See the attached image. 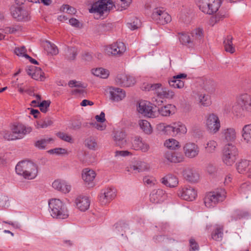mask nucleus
I'll return each instance as SVG.
<instances>
[{"label": "nucleus", "instance_id": "nucleus-48", "mask_svg": "<svg viewBox=\"0 0 251 251\" xmlns=\"http://www.w3.org/2000/svg\"><path fill=\"white\" fill-rule=\"evenodd\" d=\"M218 146L216 141L213 140L208 141L205 147V149L206 152L209 153H212L214 152Z\"/></svg>", "mask_w": 251, "mask_h": 251}, {"label": "nucleus", "instance_id": "nucleus-33", "mask_svg": "<svg viewBox=\"0 0 251 251\" xmlns=\"http://www.w3.org/2000/svg\"><path fill=\"white\" fill-rule=\"evenodd\" d=\"M251 168V161L247 160H242L240 161L237 166V170L240 174L248 175V170Z\"/></svg>", "mask_w": 251, "mask_h": 251}, {"label": "nucleus", "instance_id": "nucleus-39", "mask_svg": "<svg viewBox=\"0 0 251 251\" xmlns=\"http://www.w3.org/2000/svg\"><path fill=\"white\" fill-rule=\"evenodd\" d=\"M139 126L143 131L147 134H151L152 132V128L150 123L145 120H140L138 122Z\"/></svg>", "mask_w": 251, "mask_h": 251}, {"label": "nucleus", "instance_id": "nucleus-20", "mask_svg": "<svg viewBox=\"0 0 251 251\" xmlns=\"http://www.w3.org/2000/svg\"><path fill=\"white\" fill-rule=\"evenodd\" d=\"M110 99L114 101L122 100L126 97V92L121 88L110 87L108 89Z\"/></svg>", "mask_w": 251, "mask_h": 251}, {"label": "nucleus", "instance_id": "nucleus-45", "mask_svg": "<svg viewBox=\"0 0 251 251\" xmlns=\"http://www.w3.org/2000/svg\"><path fill=\"white\" fill-rule=\"evenodd\" d=\"M249 215L248 211L243 210H236L234 211L233 216L231 217V221L240 219L246 218Z\"/></svg>", "mask_w": 251, "mask_h": 251}, {"label": "nucleus", "instance_id": "nucleus-59", "mask_svg": "<svg viewBox=\"0 0 251 251\" xmlns=\"http://www.w3.org/2000/svg\"><path fill=\"white\" fill-rule=\"evenodd\" d=\"M115 227L118 231H125L126 229L127 228V226L125 223L120 222L115 225Z\"/></svg>", "mask_w": 251, "mask_h": 251}, {"label": "nucleus", "instance_id": "nucleus-13", "mask_svg": "<svg viewBox=\"0 0 251 251\" xmlns=\"http://www.w3.org/2000/svg\"><path fill=\"white\" fill-rule=\"evenodd\" d=\"M137 110L145 116L149 118H155L157 114L154 110L152 104L145 100L139 102Z\"/></svg>", "mask_w": 251, "mask_h": 251}, {"label": "nucleus", "instance_id": "nucleus-21", "mask_svg": "<svg viewBox=\"0 0 251 251\" xmlns=\"http://www.w3.org/2000/svg\"><path fill=\"white\" fill-rule=\"evenodd\" d=\"M167 198V194L162 189L153 190L150 194V201L153 203L163 201Z\"/></svg>", "mask_w": 251, "mask_h": 251}, {"label": "nucleus", "instance_id": "nucleus-35", "mask_svg": "<svg viewBox=\"0 0 251 251\" xmlns=\"http://www.w3.org/2000/svg\"><path fill=\"white\" fill-rule=\"evenodd\" d=\"M233 37L231 35H227L224 40L225 50L226 52L233 53L235 51V47L232 43Z\"/></svg>", "mask_w": 251, "mask_h": 251}, {"label": "nucleus", "instance_id": "nucleus-24", "mask_svg": "<svg viewBox=\"0 0 251 251\" xmlns=\"http://www.w3.org/2000/svg\"><path fill=\"white\" fill-rule=\"evenodd\" d=\"M186 77L187 75L185 74H180L175 75L169 81V85L175 88L181 89L184 86V82L180 79L186 78Z\"/></svg>", "mask_w": 251, "mask_h": 251}, {"label": "nucleus", "instance_id": "nucleus-38", "mask_svg": "<svg viewBox=\"0 0 251 251\" xmlns=\"http://www.w3.org/2000/svg\"><path fill=\"white\" fill-rule=\"evenodd\" d=\"M53 121L50 117H46L44 119L37 121L35 126L37 128H45L51 126Z\"/></svg>", "mask_w": 251, "mask_h": 251}, {"label": "nucleus", "instance_id": "nucleus-22", "mask_svg": "<svg viewBox=\"0 0 251 251\" xmlns=\"http://www.w3.org/2000/svg\"><path fill=\"white\" fill-rule=\"evenodd\" d=\"M52 186L54 189L65 194L68 193L71 189V186L65 180L59 179L53 182Z\"/></svg>", "mask_w": 251, "mask_h": 251}, {"label": "nucleus", "instance_id": "nucleus-23", "mask_svg": "<svg viewBox=\"0 0 251 251\" xmlns=\"http://www.w3.org/2000/svg\"><path fill=\"white\" fill-rule=\"evenodd\" d=\"M165 158L169 162L174 163H180L184 160V157L181 153L172 151L166 152Z\"/></svg>", "mask_w": 251, "mask_h": 251}, {"label": "nucleus", "instance_id": "nucleus-42", "mask_svg": "<svg viewBox=\"0 0 251 251\" xmlns=\"http://www.w3.org/2000/svg\"><path fill=\"white\" fill-rule=\"evenodd\" d=\"M68 85L70 87H77L78 88L74 89L72 90L73 94H80L83 92V90L82 89V84L79 82L76 81V80H71L68 83Z\"/></svg>", "mask_w": 251, "mask_h": 251}, {"label": "nucleus", "instance_id": "nucleus-8", "mask_svg": "<svg viewBox=\"0 0 251 251\" xmlns=\"http://www.w3.org/2000/svg\"><path fill=\"white\" fill-rule=\"evenodd\" d=\"M113 6L111 0H101L94 3L89 9L90 13H98L102 16L104 12L110 11Z\"/></svg>", "mask_w": 251, "mask_h": 251}, {"label": "nucleus", "instance_id": "nucleus-41", "mask_svg": "<svg viewBox=\"0 0 251 251\" xmlns=\"http://www.w3.org/2000/svg\"><path fill=\"white\" fill-rule=\"evenodd\" d=\"M92 72L94 75L102 78H106L109 75V71L102 68L93 69Z\"/></svg>", "mask_w": 251, "mask_h": 251}, {"label": "nucleus", "instance_id": "nucleus-40", "mask_svg": "<svg viewBox=\"0 0 251 251\" xmlns=\"http://www.w3.org/2000/svg\"><path fill=\"white\" fill-rule=\"evenodd\" d=\"M174 135L178 134H184L187 132L185 126L181 122L174 123Z\"/></svg>", "mask_w": 251, "mask_h": 251}, {"label": "nucleus", "instance_id": "nucleus-62", "mask_svg": "<svg viewBox=\"0 0 251 251\" xmlns=\"http://www.w3.org/2000/svg\"><path fill=\"white\" fill-rule=\"evenodd\" d=\"M50 153H54L56 154H62L66 153L67 151L65 149L63 148H55L50 150L48 151Z\"/></svg>", "mask_w": 251, "mask_h": 251}, {"label": "nucleus", "instance_id": "nucleus-50", "mask_svg": "<svg viewBox=\"0 0 251 251\" xmlns=\"http://www.w3.org/2000/svg\"><path fill=\"white\" fill-rule=\"evenodd\" d=\"M164 145L168 149L175 150L179 146V143L174 139H170L165 141Z\"/></svg>", "mask_w": 251, "mask_h": 251}, {"label": "nucleus", "instance_id": "nucleus-36", "mask_svg": "<svg viewBox=\"0 0 251 251\" xmlns=\"http://www.w3.org/2000/svg\"><path fill=\"white\" fill-rule=\"evenodd\" d=\"M242 136L245 142L251 144V124L243 126L242 130Z\"/></svg>", "mask_w": 251, "mask_h": 251}, {"label": "nucleus", "instance_id": "nucleus-11", "mask_svg": "<svg viewBox=\"0 0 251 251\" xmlns=\"http://www.w3.org/2000/svg\"><path fill=\"white\" fill-rule=\"evenodd\" d=\"M10 11L12 17L17 21L27 22L30 19L29 11L22 7L13 5Z\"/></svg>", "mask_w": 251, "mask_h": 251}, {"label": "nucleus", "instance_id": "nucleus-27", "mask_svg": "<svg viewBox=\"0 0 251 251\" xmlns=\"http://www.w3.org/2000/svg\"><path fill=\"white\" fill-rule=\"evenodd\" d=\"M150 166L148 163L144 162L139 161L137 162L136 164L131 165L127 170V171L137 173L148 170Z\"/></svg>", "mask_w": 251, "mask_h": 251}, {"label": "nucleus", "instance_id": "nucleus-52", "mask_svg": "<svg viewBox=\"0 0 251 251\" xmlns=\"http://www.w3.org/2000/svg\"><path fill=\"white\" fill-rule=\"evenodd\" d=\"M56 135L58 137H59L60 139L64 141L69 143L73 142V139L71 136L68 135V134H66L64 132H59L56 133Z\"/></svg>", "mask_w": 251, "mask_h": 251}, {"label": "nucleus", "instance_id": "nucleus-10", "mask_svg": "<svg viewBox=\"0 0 251 251\" xmlns=\"http://www.w3.org/2000/svg\"><path fill=\"white\" fill-rule=\"evenodd\" d=\"M205 126L209 132L214 134L217 132L221 127L220 121L217 115L209 114L206 117Z\"/></svg>", "mask_w": 251, "mask_h": 251}, {"label": "nucleus", "instance_id": "nucleus-37", "mask_svg": "<svg viewBox=\"0 0 251 251\" xmlns=\"http://www.w3.org/2000/svg\"><path fill=\"white\" fill-rule=\"evenodd\" d=\"M175 111V106L172 104H168L158 109V113L162 116H169Z\"/></svg>", "mask_w": 251, "mask_h": 251}, {"label": "nucleus", "instance_id": "nucleus-57", "mask_svg": "<svg viewBox=\"0 0 251 251\" xmlns=\"http://www.w3.org/2000/svg\"><path fill=\"white\" fill-rule=\"evenodd\" d=\"M159 241L164 242L167 244H169L176 242V240L171 237H169L165 235H160L158 236Z\"/></svg>", "mask_w": 251, "mask_h": 251}, {"label": "nucleus", "instance_id": "nucleus-55", "mask_svg": "<svg viewBox=\"0 0 251 251\" xmlns=\"http://www.w3.org/2000/svg\"><path fill=\"white\" fill-rule=\"evenodd\" d=\"M167 126H168V125L161 123L156 125V129L162 134L166 135Z\"/></svg>", "mask_w": 251, "mask_h": 251}, {"label": "nucleus", "instance_id": "nucleus-15", "mask_svg": "<svg viewBox=\"0 0 251 251\" xmlns=\"http://www.w3.org/2000/svg\"><path fill=\"white\" fill-rule=\"evenodd\" d=\"M116 196V190L112 187H107L101 191L99 200L101 204H106L112 201Z\"/></svg>", "mask_w": 251, "mask_h": 251}, {"label": "nucleus", "instance_id": "nucleus-58", "mask_svg": "<svg viewBox=\"0 0 251 251\" xmlns=\"http://www.w3.org/2000/svg\"><path fill=\"white\" fill-rule=\"evenodd\" d=\"M62 9L63 11H65L66 12L70 14H74L76 12L75 9V8L68 4L63 5Z\"/></svg>", "mask_w": 251, "mask_h": 251}, {"label": "nucleus", "instance_id": "nucleus-26", "mask_svg": "<svg viewBox=\"0 0 251 251\" xmlns=\"http://www.w3.org/2000/svg\"><path fill=\"white\" fill-rule=\"evenodd\" d=\"M75 201L77 208L81 211H85L89 208L90 201L87 197H78Z\"/></svg>", "mask_w": 251, "mask_h": 251}, {"label": "nucleus", "instance_id": "nucleus-14", "mask_svg": "<svg viewBox=\"0 0 251 251\" xmlns=\"http://www.w3.org/2000/svg\"><path fill=\"white\" fill-rule=\"evenodd\" d=\"M183 153L185 156L189 159L197 157L200 152L198 145L193 142H187L183 147Z\"/></svg>", "mask_w": 251, "mask_h": 251}, {"label": "nucleus", "instance_id": "nucleus-46", "mask_svg": "<svg viewBox=\"0 0 251 251\" xmlns=\"http://www.w3.org/2000/svg\"><path fill=\"white\" fill-rule=\"evenodd\" d=\"M28 74L31 75L32 78L34 79L40 81H43L44 79V73L40 68H36L34 72L32 73L28 72Z\"/></svg>", "mask_w": 251, "mask_h": 251}, {"label": "nucleus", "instance_id": "nucleus-43", "mask_svg": "<svg viewBox=\"0 0 251 251\" xmlns=\"http://www.w3.org/2000/svg\"><path fill=\"white\" fill-rule=\"evenodd\" d=\"M84 143L85 146L90 150L95 151L98 148L96 139L93 137H89L86 139Z\"/></svg>", "mask_w": 251, "mask_h": 251}, {"label": "nucleus", "instance_id": "nucleus-3", "mask_svg": "<svg viewBox=\"0 0 251 251\" xmlns=\"http://www.w3.org/2000/svg\"><path fill=\"white\" fill-rule=\"evenodd\" d=\"M51 216L59 219H65L69 217V212L65 204L59 199H51L49 201Z\"/></svg>", "mask_w": 251, "mask_h": 251}, {"label": "nucleus", "instance_id": "nucleus-19", "mask_svg": "<svg viewBox=\"0 0 251 251\" xmlns=\"http://www.w3.org/2000/svg\"><path fill=\"white\" fill-rule=\"evenodd\" d=\"M236 132L233 127H227L222 129L221 137L223 140L226 142H232L236 139Z\"/></svg>", "mask_w": 251, "mask_h": 251}, {"label": "nucleus", "instance_id": "nucleus-32", "mask_svg": "<svg viewBox=\"0 0 251 251\" xmlns=\"http://www.w3.org/2000/svg\"><path fill=\"white\" fill-rule=\"evenodd\" d=\"M224 226L223 225H216L211 233L212 238L217 241L222 240L223 237Z\"/></svg>", "mask_w": 251, "mask_h": 251}, {"label": "nucleus", "instance_id": "nucleus-17", "mask_svg": "<svg viewBox=\"0 0 251 251\" xmlns=\"http://www.w3.org/2000/svg\"><path fill=\"white\" fill-rule=\"evenodd\" d=\"M116 83L121 86L130 87L135 83V78L125 74H121L117 75L115 78Z\"/></svg>", "mask_w": 251, "mask_h": 251}, {"label": "nucleus", "instance_id": "nucleus-1", "mask_svg": "<svg viewBox=\"0 0 251 251\" xmlns=\"http://www.w3.org/2000/svg\"><path fill=\"white\" fill-rule=\"evenodd\" d=\"M203 38V30L200 27L193 30L191 33L181 32L178 34L181 44L190 49H194L199 46L202 43Z\"/></svg>", "mask_w": 251, "mask_h": 251}, {"label": "nucleus", "instance_id": "nucleus-53", "mask_svg": "<svg viewBox=\"0 0 251 251\" xmlns=\"http://www.w3.org/2000/svg\"><path fill=\"white\" fill-rule=\"evenodd\" d=\"M14 52L18 56L25 57V58L26 55H27L26 50L24 46L15 48Z\"/></svg>", "mask_w": 251, "mask_h": 251}, {"label": "nucleus", "instance_id": "nucleus-7", "mask_svg": "<svg viewBox=\"0 0 251 251\" xmlns=\"http://www.w3.org/2000/svg\"><path fill=\"white\" fill-rule=\"evenodd\" d=\"M195 1L201 12L209 15L216 12L221 3L220 0H195Z\"/></svg>", "mask_w": 251, "mask_h": 251}, {"label": "nucleus", "instance_id": "nucleus-6", "mask_svg": "<svg viewBox=\"0 0 251 251\" xmlns=\"http://www.w3.org/2000/svg\"><path fill=\"white\" fill-rule=\"evenodd\" d=\"M238 155L237 147L232 143H228L224 147L222 160L227 166H232L235 163Z\"/></svg>", "mask_w": 251, "mask_h": 251}, {"label": "nucleus", "instance_id": "nucleus-2", "mask_svg": "<svg viewBox=\"0 0 251 251\" xmlns=\"http://www.w3.org/2000/svg\"><path fill=\"white\" fill-rule=\"evenodd\" d=\"M17 174L27 179H33L37 176L38 167L29 160H23L18 163L15 167Z\"/></svg>", "mask_w": 251, "mask_h": 251}, {"label": "nucleus", "instance_id": "nucleus-47", "mask_svg": "<svg viewBox=\"0 0 251 251\" xmlns=\"http://www.w3.org/2000/svg\"><path fill=\"white\" fill-rule=\"evenodd\" d=\"M199 100L200 103L204 106H208L211 103L210 97L208 95L200 94L199 95Z\"/></svg>", "mask_w": 251, "mask_h": 251}, {"label": "nucleus", "instance_id": "nucleus-5", "mask_svg": "<svg viewBox=\"0 0 251 251\" xmlns=\"http://www.w3.org/2000/svg\"><path fill=\"white\" fill-rule=\"evenodd\" d=\"M226 192L222 188L217 189L213 191L209 192L205 194L204 198V203L207 208L215 207L219 202L225 199Z\"/></svg>", "mask_w": 251, "mask_h": 251}, {"label": "nucleus", "instance_id": "nucleus-31", "mask_svg": "<svg viewBox=\"0 0 251 251\" xmlns=\"http://www.w3.org/2000/svg\"><path fill=\"white\" fill-rule=\"evenodd\" d=\"M133 147L136 150H141L143 152H147L149 150V145L143 142L140 137H135L133 142Z\"/></svg>", "mask_w": 251, "mask_h": 251}, {"label": "nucleus", "instance_id": "nucleus-51", "mask_svg": "<svg viewBox=\"0 0 251 251\" xmlns=\"http://www.w3.org/2000/svg\"><path fill=\"white\" fill-rule=\"evenodd\" d=\"M52 138L42 139L35 142L34 145L39 149H44L47 145L52 141Z\"/></svg>", "mask_w": 251, "mask_h": 251}, {"label": "nucleus", "instance_id": "nucleus-34", "mask_svg": "<svg viewBox=\"0 0 251 251\" xmlns=\"http://www.w3.org/2000/svg\"><path fill=\"white\" fill-rule=\"evenodd\" d=\"M96 177L95 171L88 168L84 169L82 171V178L83 180L87 183H90L93 181Z\"/></svg>", "mask_w": 251, "mask_h": 251}, {"label": "nucleus", "instance_id": "nucleus-28", "mask_svg": "<svg viewBox=\"0 0 251 251\" xmlns=\"http://www.w3.org/2000/svg\"><path fill=\"white\" fill-rule=\"evenodd\" d=\"M161 182L167 186L175 187L178 184V180L176 176L173 175H168L161 179Z\"/></svg>", "mask_w": 251, "mask_h": 251}, {"label": "nucleus", "instance_id": "nucleus-9", "mask_svg": "<svg viewBox=\"0 0 251 251\" xmlns=\"http://www.w3.org/2000/svg\"><path fill=\"white\" fill-rule=\"evenodd\" d=\"M151 18L157 24L161 25L167 24L172 20L171 16L161 7H157L153 10Z\"/></svg>", "mask_w": 251, "mask_h": 251}, {"label": "nucleus", "instance_id": "nucleus-18", "mask_svg": "<svg viewBox=\"0 0 251 251\" xmlns=\"http://www.w3.org/2000/svg\"><path fill=\"white\" fill-rule=\"evenodd\" d=\"M184 178L191 183H197L200 179V174L194 168H187L183 172Z\"/></svg>", "mask_w": 251, "mask_h": 251}, {"label": "nucleus", "instance_id": "nucleus-56", "mask_svg": "<svg viewBox=\"0 0 251 251\" xmlns=\"http://www.w3.org/2000/svg\"><path fill=\"white\" fill-rule=\"evenodd\" d=\"M143 181L145 184L151 186L154 185L156 181L155 178L152 176H146L144 177Z\"/></svg>", "mask_w": 251, "mask_h": 251}, {"label": "nucleus", "instance_id": "nucleus-29", "mask_svg": "<svg viewBox=\"0 0 251 251\" xmlns=\"http://www.w3.org/2000/svg\"><path fill=\"white\" fill-rule=\"evenodd\" d=\"M156 94L161 99H173L175 96L174 91L165 87H159L157 88Z\"/></svg>", "mask_w": 251, "mask_h": 251}, {"label": "nucleus", "instance_id": "nucleus-44", "mask_svg": "<svg viewBox=\"0 0 251 251\" xmlns=\"http://www.w3.org/2000/svg\"><path fill=\"white\" fill-rule=\"evenodd\" d=\"M45 49L48 54L51 55H56L58 53V50L57 47L50 41H46Z\"/></svg>", "mask_w": 251, "mask_h": 251}, {"label": "nucleus", "instance_id": "nucleus-63", "mask_svg": "<svg viewBox=\"0 0 251 251\" xmlns=\"http://www.w3.org/2000/svg\"><path fill=\"white\" fill-rule=\"evenodd\" d=\"M115 156L126 157L131 155L132 153L127 151H115Z\"/></svg>", "mask_w": 251, "mask_h": 251}, {"label": "nucleus", "instance_id": "nucleus-25", "mask_svg": "<svg viewBox=\"0 0 251 251\" xmlns=\"http://www.w3.org/2000/svg\"><path fill=\"white\" fill-rule=\"evenodd\" d=\"M238 102L243 110L251 112V96L247 94H244L239 96Z\"/></svg>", "mask_w": 251, "mask_h": 251}, {"label": "nucleus", "instance_id": "nucleus-49", "mask_svg": "<svg viewBox=\"0 0 251 251\" xmlns=\"http://www.w3.org/2000/svg\"><path fill=\"white\" fill-rule=\"evenodd\" d=\"M161 86V84L160 83H155V84H150V83H144L142 86V89L143 90L149 91L151 90L155 91L157 88L160 87Z\"/></svg>", "mask_w": 251, "mask_h": 251}, {"label": "nucleus", "instance_id": "nucleus-60", "mask_svg": "<svg viewBox=\"0 0 251 251\" xmlns=\"http://www.w3.org/2000/svg\"><path fill=\"white\" fill-rule=\"evenodd\" d=\"M189 243L190 246V251H196L199 250V246L194 239H190Z\"/></svg>", "mask_w": 251, "mask_h": 251}, {"label": "nucleus", "instance_id": "nucleus-12", "mask_svg": "<svg viewBox=\"0 0 251 251\" xmlns=\"http://www.w3.org/2000/svg\"><path fill=\"white\" fill-rule=\"evenodd\" d=\"M177 195L183 200L192 201L196 199L197 193L194 187L188 185L179 188L177 191Z\"/></svg>", "mask_w": 251, "mask_h": 251}, {"label": "nucleus", "instance_id": "nucleus-64", "mask_svg": "<svg viewBox=\"0 0 251 251\" xmlns=\"http://www.w3.org/2000/svg\"><path fill=\"white\" fill-rule=\"evenodd\" d=\"M91 125H93L97 129L100 131L104 130L106 127L105 124H103V123L98 124V123H91Z\"/></svg>", "mask_w": 251, "mask_h": 251}, {"label": "nucleus", "instance_id": "nucleus-16", "mask_svg": "<svg viewBox=\"0 0 251 251\" xmlns=\"http://www.w3.org/2000/svg\"><path fill=\"white\" fill-rule=\"evenodd\" d=\"M126 50V46L122 42H117L105 48V53L108 55H121Z\"/></svg>", "mask_w": 251, "mask_h": 251}, {"label": "nucleus", "instance_id": "nucleus-30", "mask_svg": "<svg viewBox=\"0 0 251 251\" xmlns=\"http://www.w3.org/2000/svg\"><path fill=\"white\" fill-rule=\"evenodd\" d=\"M126 136L125 133L123 131H118L116 132L113 137L116 145L120 148L124 147L126 143Z\"/></svg>", "mask_w": 251, "mask_h": 251}, {"label": "nucleus", "instance_id": "nucleus-61", "mask_svg": "<svg viewBox=\"0 0 251 251\" xmlns=\"http://www.w3.org/2000/svg\"><path fill=\"white\" fill-rule=\"evenodd\" d=\"M8 198L6 196L1 195L0 197V207L8 206Z\"/></svg>", "mask_w": 251, "mask_h": 251}, {"label": "nucleus", "instance_id": "nucleus-4", "mask_svg": "<svg viewBox=\"0 0 251 251\" xmlns=\"http://www.w3.org/2000/svg\"><path fill=\"white\" fill-rule=\"evenodd\" d=\"M32 128L22 124L14 125L11 127V132L6 131L3 137L7 140H14L23 138L26 134L29 133Z\"/></svg>", "mask_w": 251, "mask_h": 251}, {"label": "nucleus", "instance_id": "nucleus-54", "mask_svg": "<svg viewBox=\"0 0 251 251\" xmlns=\"http://www.w3.org/2000/svg\"><path fill=\"white\" fill-rule=\"evenodd\" d=\"M50 100H43L39 105H38L40 107V109L41 112L43 113H46L48 110V108L50 106Z\"/></svg>", "mask_w": 251, "mask_h": 251}]
</instances>
